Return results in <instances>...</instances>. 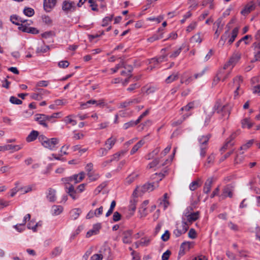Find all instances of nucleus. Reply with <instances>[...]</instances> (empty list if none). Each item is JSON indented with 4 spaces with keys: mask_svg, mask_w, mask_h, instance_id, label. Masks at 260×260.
Returning <instances> with one entry per match:
<instances>
[{
    "mask_svg": "<svg viewBox=\"0 0 260 260\" xmlns=\"http://www.w3.org/2000/svg\"><path fill=\"white\" fill-rule=\"evenodd\" d=\"M38 139L41 144L45 148L50 150L54 149L56 145L59 142V140L56 138L49 139L42 135L39 136Z\"/></svg>",
    "mask_w": 260,
    "mask_h": 260,
    "instance_id": "f257e3e1",
    "label": "nucleus"
},
{
    "mask_svg": "<svg viewBox=\"0 0 260 260\" xmlns=\"http://www.w3.org/2000/svg\"><path fill=\"white\" fill-rule=\"evenodd\" d=\"M210 139L209 135L206 136H202L198 138V141L200 144V156L204 157L206 153L208 142Z\"/></svg>",
    "mask_w": 260,
    "mask_h": 260,
    "instance_id": "f03ea898",
    "label": "nucleus"
},
{
    "mask_svg": "<svg viewBox=\"0 0 260 260\" xmlns=\"http://www.w3.org/2000/svg\"><path fill=\"white\" fill-rule=\"evenodd\" d=\"M199 212H184L182 216V219H184L189 224H191L193 221H196L199 218Z\"/></svg>",
    "mask_w": 260,
    "mask_h": 260,
    "instance_id": "7ed1b4c3",
    "label": "nucleus"
},
{
    "mask_svg": "<svg viewBox=\"0 0 260 260\" xmlns=\"http://www.w3.org/2000/svg\"><path fill=\"white\" fill-rule=\"evenodd\" d=\"M158 177L157 179L159 180L156 182H153L152 183H146L145 184L146 187V190L147 192H150L153 191L155 188L158 187V182L159 181H160L162 179V178L163 177V175L161 174H155L153 176V179H155V178Z\"/></svg>",
    "mask_w": 260,
    "mask_h": 260,
    "instance_id": "20e7f679",
    "label": "nucleus"
},
{
    "mask_svg": "<svg viewBox=\"0 0 260 260\" xmlns=\"http://www.w3.org/2000/svg\"><path fill=\"white\" fill-rule=\"evenodd\" d=\"M76 7L75 3L70 1H64L62 4V9L66 13L74 11Z\"/></svg>",
    "mask_w": 260,
    "mask_h": 260,
    "instance_id": "39448f33",
    "label": "nucleus"
},
{
    "mask_svg": "<svg viewBox=\"0 0 260 260\" xmlns=\"http://www.w3.org/2000/svg\"><path fill=\"white\" fill-rule=\"evenodd\" d=\"M234 191V188L231 185H228L225 186L221 194L219 196L220 200H223L226 197L232 198L233 197V192Z\"/></svg>",
    "mask_w": 260,
    "mask_h": 260,
    "instance_id": "423d86ee",
    "label": "nucleus"
},
{
    "mask_svg": "<svg viewBox=\"0 0 260 260\" xmlns=\"http://www.w3.org/2000/svg\"><path fill=\"white\" fill-rule=\"evenodd\" d=\"M56 0H44L43 8L46 12H50L55 7Z\"/></svg>",
    "mask_w": 260,
    "mask_h": 260,
    "instance_id": "0eeeda50",
    "label": "nucleus"
},
{
    "mask_svg": "<svg viewBox=\"0 0 260 260\" xmlns=\"http://www.w3.org/2000/svg\"><path fill=\"white\" fill-rule=\"evenodd\" d=\"M243 82V79L241 76H237L233 79V85L236 87V90L234 91V98H236L238 95V90L240 89V84Z\"/></svg>",
    "mask_w": 260,
    "mask_h": 260,
    "instance_id": "6e6552de",
    "label": "nucleus"
},
{
    "mask_svg": "<svg viewBox=\"0 0 260 260\" xmlns=\"http://www.w3.org/2000/svg\"><path fill=\"white\" fill-rule=\"evenodd\" d=\"M255 4L253 1H250L241 11V13L243 15H246L255 9Z\"/></svg>",
    "mask_w": 260,
    "mask_h": 260,
    "instance_id": "1a4fd4ad",
    "label": "nucleus"
},
{
    "mask_svg": "<svg viewBox=\"0 0 260 260\" xmlns=\"http://www.w3.org/2000/svg\"><path fill=\"white\" fill-rule=\"evenodd\" d=\"M158 206L159 207H162L164 210L169 206L170 203L168 201V197L167 193L164 194L162 199H159L158 200Z\"/></svg>",
    "mask_w": 260,
    "mask_h": 260,
    "instance_id": "9d476101",
    "label": "nucleus"
},
{
    "mask_svg": "<svg viewBox=\"0 0 260 260\" xmlns=\"http://www.w3.org/2000/svg\"><path fill=\"white\" fill-rule=\"evenodd\" d=\"M101 228V226L100 223H96L94 224L92 229L90 230L89 231L87 232L86 237L87 238H89L92 235L98 234Z\"/></svg>",
    "mask_w": 260,
    "mask_h": 260,
    "instance_id": "9b49d317",
    "label": "nucleus"
},
{
    "mask_svg": "<svg viewBox=\"0 0 260 260\" xmlns=\"http://www.w3.org/2000/svg\"><path fill=\"white\" fill-rule=\"evenodd\" d=\"M22 148V145H12L10 144L0 146V150L5 151L6 150H13L14 151H18Z\"/></svg>",
    "mask_w": 260,
    "mask_h": 260,
    "instance_id": "f8f14e48",
    "label": "nucleus"
},
{
    "mask_svg": "<svg viewBox=\"0 0 260 260\" xmlns=\"http://www.w3.org/2000/svg\"><path fill=\"white\" fill-rule=\"evenodd\" d=\"M148 203L149 202L148 200H145L141 205L139 210V212L140 214L141 217H145L147 215V206Z\"/></svg>",
    "mask_w": 260,
    "mask_h": 260,
    "instance_id": "ddd939ff",
    "label": "nucleus"
},
{
    "mask_svg": "<svg viewBox=\"0 0 260 260\" xmlns=\"http://www.w3.org/2000/svg\"><path fill=\"white\" fill-rule=\"evenodd\" d=\"M148 137V135L144 137V138L139 141L132 148L131 151V154H134L138 149L145 144V139Z\"/></svg>",
    "mask_w": 260,
    "mask_h": 260,
    "instance_id": "4468645a",
    "label": "nucleus"
},
{
    "mask_svg": "<svg viewBox=\"0 0 260 260\" xmlns=\"http://www.w3.org/2000/svg\"><path fill=\"white\" fill-rule=\"evenodd\" d=\"M139 177V174L136 172H133L129 175L125 179L124 183L126 185H129L132 183Z\"/></svg>",
    "mask_w": 260,
    "mask_h": 260,
    "instance_id": "2eb2a0df",
    "label": "nucleus"
},
{
    "mask_svg": "<svg viewBox=\"0 0 260 260\" xmlns=\"http://www.w3.org/2000/svg\"><path fill=\"white\" fill-rule=\"evenodd\" d=\"M47 198L49 202L55 201L56 199V190L51 188H49L47 193Z\"/></svg>",
    "mask_w": 260,
    "mask_h": 260,
    "instance_id": "dca6fc26",
    "label": "nucleus"
},
{
    "mask_svg": "<svg viewBox=\"0 0 260 260\" xmlns=\"http://www.w3.org/2000/svg\"><path fill=\"white\" fill-rule=\"evenodd\" d=\"M235 135L232 134L229 139H228L227 141L224 144V145L221 148L220 151H224L228 149H229L231 147H232L234 145V143L232 142V140L235 138Z\"/></svg>",
    "mask_w": 260,
    "mask_h": 260,
    "instance_id": "f3484780",
    "label": "nucleus"
},
{
    "mask_svg": "<svg viewBox=\"0 0 260 260\" xmlns=\"http://www.w3.org/2000/svg\"><path fill=\"white\" fill-rule=\"evenodd\" d=\"M85 173L81 172L78 174H75L71 176L72 181H74L75 184L81 182L85 177Z\"/></svg>",
    "mask_w": 260,
    "mask_h": 260,
    "instance_id": "a211bd4d",
    "label": "nucleus"
},
{
    "mask_svg": "<svg viewBox=\"0 0 260 260\" xmlns=\"http://www.w3.org/2000/svg\"><path fill=\"white\" fill-rule=\"evenodd\" d=\"M63 207L60 205H53L51 210V213L53 215L56 216L59 215L63 211Z\"/></svg>",
    "mask_w": 260,
    "mask_h": 260,
    "instance_id": "6ab92c4d",
    "label": "nucleus"
},
{
    "mask_svg": "<svg viewBox=\"0 0 260 260\" xmlns=\"http://www.w3.org/2000/svg\"><path fill=\"white\" fill-rule=\"evenodd\" d=\"M212 182V178H210L206 180L203 188V191L204 193L207 194L210 191Z\"/></svg>",
    "mask_w": 260,
    "mask_h": 260,
    "instance_id": "aec40b11",
    "label": "nucleus"
},
{
    "mask_svg": "<svg viewBox=\"0 0 260 260\" xmlns=\"http://www.w3.org/2000/svg\"><path fill=\"white\" fill-rule=\"evenodd\" d=\"M147 192L145 185L137 187L133 192V196L141 195L145 192Z\"/></svg>",
    "mask_w": 260,
    "mask_h": 260,
    "instance_id": "412c9836",
    "label": "nucleus"
},
{
    "mask_svg": "<svg viewBox=\"0 0 260 260\" xmlns=\"http://www.w3.org/2000/svg\"><path fill=\"white\" fill-rule=\"evenodd\" d=\"M254 38L256 42L253 44V46L255 50H260V29L256 32Z\"/></svg>",
    "mask_w": 260,
    "mask_h": 260,
    "instance_id": "4be33fe9",
    "label": "nucleus"
},
{
    "mask_svg": "<svg viewBox=\"0 0 260 260\" xmlns=\"http://www.w3.org/2000/svg\"><path fill=\"white\" fill-rule=\"evenodd\" d=\"M81 213V210L79 208L73 209L70 212L71 218L73 220L77 219Z\"/></svg>",
    "mask_w": 260,
    "mask_h": 260,
    "instance_id": "5701e85b",
    "label": "nucleus"
},
{
    "mask_svg": "<svg viewBox=\"0 0 260 260\" xmlns=\"http://www.w3.org/2000/svg\"><path fill=\"white\" fill-rule=\"evenodd\" d=\"M241 57V54L240 53H239V52H236V53H234L232 55V56L230 57L229 60L235 66V64L240 59Z\"/></svg>",
    "mask_w": 260,
    "mask_h": 260,
    "instance_id": "b1692460",
    "label": "nucleus"
},
{
    "mask_svg": "<svg viewBox=\"0 0 260 260\" xmlns=\"http://www.w3.org/2000/svg\"><path fill=\"white\" fill-rule=\"evenodd\" d=\"M190 247V243L189 242H183L180 248L179 252V255H183L184 254L186 250H189Z\"/></svg>",
    "mask_w": 260,
    "mask_h": 260,
    "instance_id": "393cba45",
    "label": "nucleus"
},
{
    "mask_svg": "<svg viewBox=\"0 0 260 260\" xmlns=\"http://www.w3.org/2000/svg\"><path fill=\"white\" fill-rule=\"evenodd\" d=\"M36 120L44 127H48V125L46 123V120L44 118V114H37L36 115Z\"/></svg>",
    "mask_w": 260,
    "mask_h": 260,
    "instance_id": "a878e982",
    "label": "nucleus"
},
{
    "mask_svg": "<svg viewBox=\"0 0 260 260\" xmlns=\"http://www.w3.org/2000/svg\"><path fill=\"white\" fill-rule=\"evenodd\" d=\"M39 136V133L36 131H32L27 137L26 141L30 142L35 140Z\"/></svg>",
    "mask_w": 260,
    "mask_h": 260,
    "instance_id": "bb28decb",
    "label": "nucleus"
},
{
    "mask_svg": "<svg viewBox=\"0 0 260 260\" xmlns=\"http://www.w3.org/2000/svg\"><path fill=\"white\" fill-rule=\"evenodd\" d=\"M132 233L131 231H126L123 233V242L124 243H129L131 242V237Z\"/></svg>",
    "mask_w": 260,
    "mask_h": 260,
    "instance_id": "cd10ccee",
    "label": "nucleus"
},
{
    "mask_svg": "<svg viewBox=\"0 0 260 260\" xmlns=\"http://www.w3.org/2000/svg\"><path fill=\"white\" fill-rule=\"evenodd\" d=\"M223 74V70H219L213 79V84L216 85L220 80H221V78Z\"/></svg>",
    "mask_w": 260,
    "mask_h": 260,
    "instance_id": "c85d7f7f",
    "label": "nucleus"
},
{
    "mask_svg": "<svg viewBox=\"0 0 260 260\" xmlns=\"http://www.w3.org/2000/svg\"><path fill=\"white\" fill-rule=\"evenodd\" d=\"M116 139L113 137L109 138L105 142V145L108 150H110L116 142Z\"/></svg>",
    "mask_w": 260,
    "mask_h": 260,
    "instance_id": "c756f323",
    "label": "nucleus"
},
{
    "mask_svg": "<svg viewBox=\"0 0 260 260\" xmlns=\"http://www.w3.org/2000/svg\"><path fill=\"white\" fill-rule=\"evenodd\" d=\"M241 124L242 127H247L249 129L253 126V123L250 121L249 118H245L242 120Z\"/></svg>",
    "mask_w": 260,
    "mask_h": 260,
    "instance_id": "7c9ffc66",
    "label": "nucleus"
},
{
    "mask_svg": "<svg viewBox=\"0 0 260 260\" xmlns=\"http://www.w3.org/2000/svg\"><path fill=\"white\" fill-rule=\"evenodd\" d=\"M73 115H69L64 118V121L66 124H71L74 126L77 124V121L73 119Z\"/></svg>",
    "mask_w": 260,
    "mask_h": 260,
    "instance_id": "2f4dec72",
    "label": "nucleus"
},
{
    "mask_svg": "<svg viewBox=\"0 0 260 260\" xmlns=\"http://www.w3.org/2000/svg\"><path fill=\"white\" fill-rule=\"evenodd\" d=\"M11 21L17 25H20V22H24L25 21L23 20L21 18H19L16 15H13L11 16L10 18Z\"/></svg>",
    "mask_w": 260,
    "mask_h": 260,
    "instance_id": "473e14b6",
    "label": "nucleus"
},
{
    "mask_svg": "<svg viewBox=\"0 0 260 260\" xmlns=\"http://www.w3.org/2000/svg\"><path fill=\"white\" fill-rule=\"evenodd\" d=\"M178 73H173L169 76L166 80L167 83H171L172 82L177 80L178 78Z\"/></svg>",
    "mask_w": 260,
    "mask_h": 260,
    "instance_id": "72a5a7b5",
    "label": "nucleus"
},
{
    "mask_svg": "<svg viewBox=\"0 0 260 260\" xmlns=\"http://www.w3.org/2000/svg\"><path fill=\"white\" fill-rule=\"evenodd\" d=\"M238 32V28H235L232 30V36L229 40V43L230 44H231L234 41V40H235L237 36Z\"/></svg>",
    "mask_w": 260,
    "mask_h": 260,
    "instance_id": "f704fd0d",
    "label": "nucleus"
},
{
    "mask_svg": "<svg viewBox=\"0 0 260 260\" xmlns=\"http://www.w3.org/2000/svg\"><path fill=\"white\" fill-rule=\"evenodd\" d=\"M190 41L194 43H201L202 41V39L201 37V34L200 32L196 34L191 37Z\"/></svg>",
    "mask_w": 260,
    "mask_h": 260,
    "instance_id": "c9c22d12",
    "label": "nucleus"
},
{
    "mask_svg": "<svg viewBox=\"0 0 260 260\" xmlns=\"http://www.w3.org/2000/svg\"><path fill=\"white\" fill-rule=\"evenodd\" d=\"M23 13L26 16L31 17L34 15L35 11L33 9L27 7L24 9Z\"/></svg>",
    "mask_w": 260,
    "mask_h": 260,
    "instance_id": "e433bc0d",
    "label": "nucleus"
},
{
    "mask_svg": "<svg viewBox=\"0 0 260 260\" xmlns=\"http://www.w3.org/2000/svg\"><path fill=\"white\" fill-rule=\"evenodd\" d=\"M72 149L74 151H79L80 155H82L87 150V148H81L80 146L79 145L73 146Z\"/></svg>",
    "mask_w": 260,
    "mask_h": 260,
    "instance_id": "4c0bfd02",
    "label": "nucleus"
},
{
    "mask_svg": "<svg viewBox=\"0 0 260 260\" xmlns=\"http://www.w3.org/2000/svg\"><path fill=\"white\" fill-rule=\"evenodd\" d=\"M201 184L199 183L198 181H194L192 182L189 185V189L192 190H195L197 189L199 186H200Z\"/></svg>",
    "mask_w": 260,
    "mask_h": 260,
    "instance_id": "58836bf2",
    "label": "nucleus"
},
{
    "mask_svg": "<svg viewBox=\"0 0 260 260\" xmlns=\"http://www.w3.org/2000/svg\"><path fill=\"white\" fill-rule=\"evenodd\" d=\"M49 49V46L44 45L41 47H38L36 50V52L38 53L46 52Z\"/></svg>",
    "mask_w": 260,
    "mask_h": 260,
    "instance_id": "ea45409f",
    "label": "nucleus"
},
{
    "mask_svg": "<svg viewBox=\"0 0 260 260\" xmlns=\"http://www.w3.org/2000/svg\"><path fill=\"white\" fill-rule=\"evenodd\" d=\"M182 50V47H180L175 50H174L172 53L170 54V57L171 58H175L176 57H177L180 53H181V51Z\"/></svg>",
    "mask_w": 260,
    "mask_h": 260,
    "instance_id": "a19ab883",
    "label": "nucleus"
},
{
    "mask_svg": "<svg viewBox=\"0 0 260 260\" xmlns=\"http://www.w3.org/2000/svg\"><path fill=\"white\" fill-rule=\"evenodd\" d=\"M159 151L160 149L159 148H155L154 150H153L147 156V159H150L151 158H152L153 157L158 154Z\"/></svg>",
    "mask_w": 260,
    "mask_h": 260,
    "instance_id": "79ce46f5",
    "label": "nucleus"
},
{
    "mask_svg": "<svg viewBox=\"0 0 260 260\" xmlns=\"http://www.w3.org/2000/svg\"><path fill=\"white\" fill-rule=\"evenodd\" d=\"M151 239L149 238H142L139 243L141 246H146L148 245L150 242Z\"/></svg>",
    "mask_w": 260,
    "mask_h": 260,
    "instance_id": "37998d69",
    "label": "nucleus"
},
{
    "mask_svg": "<svg viewBox=\"0 0 260 260\" xmlns=\"http://www.w3.org/2000/svg\"><path fill=\"white\" fill-rule=\"evenodd\" d=\"M87 176L91 181H95L99 178L98 174H95L93 172L87 173Z\"/></svg>",
    "mask_w": 260,
    "mask_h": 260,
    "instance_id": "c03bdc74",
    "label": "nucleus"
},
{
    "mask_svg": "<svg viewBox=\"0 0 260 260\" xmlns=\"http://www.w3.org/2000/svg\"><path fill=\"white\" fill-rule=\"evenodd\" d=\"M234 67V64H233V63H231L230 60H229L226 63L224 64L223 68L220 70H223V71L225 70H229V71L231 72V70Z\"/></svg>",
    "mask_w": 260,
    "mask_h": 260,
    "instance_id": "a18cd8bd",
    "label": "nucleus"
},
{
    "mask_svg": "<svg viewBox=\"0 0 260 260\" xmlns=\"http://www.w3.org/2000/svg\"><path fill=\"white\" fill-rule=\"evenodd\" d=\"M137 202V201L136 199L131 200L130 202L129 208V210L132 211L133 212H134L136 210Z\"/></svg>",
    "mask_w": 260,
    "mask_h": 260,
    "instance_id": "49530a36",
    "label": "nucleus"
},
{
    "mask_svg": "<svg viewBox=\"0 0 260 260\" xmlns=\"http://www.w3.org/2000/svg\"><path fill=\"white\" fill-rule=\"evenodd\" d=\"M10 102L13 104L20 105L22 104V101L20 100L13 96L10 97Z\"/></svg>",
    "mask_w": 260,
    "mask_h": 260,
    "instance_id": "de8ad7c7",
    "label": "nucleus"
},
{
    "mask_svg": "<svg viewBox=\"0 0 260 260\" xmlns=\"http://www.w3.org/2000/svg\"><path fill=\"white\" fill-rule=\"evenodd\" d=\"M194 107V102H190L189 103H188L186 106L182 107L181 108V110H185V111H189L190 110L193 109Z\"/></svg>",
    "mask_w": 260,
    "mask_h": 260,
    "instance_id": "09e8293b",
    "label": "nucleus"
},
{
    "mask_svg": "<svg viewBox=\"0 0 260 260\" xmlns=\"http://www.w3.org/2000/svg\"><path fill=\"white\" fill-rule=\"evenodd\" d=\"M137 125V124L136 123L135 121L132 120V121H130L128 122L124 123L123 125V128L124 129H127L131 127L134 126L135 125Z\"/></svg>",
    "mask_w": 260,
    "mask_h": 260,
    "instance_id": "8fccbe9b",
    "label": "nucleus"
},
{
    "mask_svg": "<svg viewBox=\"0 0 260 260\" xmlns=\"http://www.w3.org/2000/svg\"><path fill=\"white\" fill-rule=\"evenodd\" d=\"M42 20L44 23H45L47 25H51L52 23V20L51 18L46 15H44L42 16Z\"/></svg>",
    "mask_w": 260,
    "mask_h": 260,
    "instance_id": "3c124183",
    "label": "nucleus"
},
{
    "mask_svg": "<svg viewBox=\"0 0 260 260\" xmlns=\"http://www.w3.org/2000/svg\"><path fill=\"white\" fill-rule=\"evenodd\" d=\"M189 224L184 219H182V225L180 228L181 230L184 231V233L188 230L189 228Z\"/></svg>",
    "mask_w": 260,
    "mask_h": 260,
    "instance_id": "603ef678",
    "label": "nucleus"
},
{
    "mask_svg": "<svg viewBox=\"0 0 260 260\" xmlns=\"http://www.w3.org/2000/svg\"><path fill=\"white\" fill-rule=\"evenodd\" d=\"M222 18L221 17L219 18L215 22V24L217 25L218 29L219 30H221L222 29V27L223 26L224 24L222 22Z\"/></svg>",
    "mask_w": 260,
    "mask_h": 260,
    "instance_id": "864d4df0",
    "label": "nucleus"
},
{
    "mask_svg": "<svg viewBox=\"0 0 260 260\" xmlns=\"http://www.w3.org/2000/svg\"><path fill=\"white\" fill-rule=\"evenodd\" d=\"M122 67L125 69L126 68V66L124 65L123 61H121L119 64L116 66L115 68L111 69V70L113 71V73H116L118 70V69Z\"/></svg>",
    "mask_w": 260,
    "mask_h": 260,
    "instance_id": "5fc2aeb1",
    "label": "nucleus"
},
{
    "mask_svg": "<svg viewBox=\"0 0 260 260\" xmlns=\"http://www.w3.org/2000/svg\"><path fill=\"white\" fill-rule=\"evenodd\" d=\"M19 182H16L15 183V187L11 189V197H14L16 193L20 190L19 188L18 187Z\"/></svg>",
    "mask_w": 260,
    "mask_h": 260,
    "instance_id": "6e6d98bb",
    "label": "nucleus"
},
{
    "mask_svg": "<svg viewBox=\"0 0 260 260\" xmlns=\"http://www.w3.org/2000/svg\"><path fill=\"white\" fill-rule=\"evenodd\" d=\"M126 68L125 69H126L127 70V72L125 71H122L121 72V75H123V76H125V75H126V76H129V77H131V75H129V74L131 73V72H132V70H133V68L131 66H125Z\"/></svg>",
    "mask_w": 260,
    "mask_h": 260,
    "instance_id": "4d7b16f0",
    "label": "nucleus"
},
{
    "mask_svg": "<svg viewBox=\"0 0 260 260\" xmlns=\"http://www.w3.org/2000/svg\"><path fill=\"white\" fill-rule=\"evenodd\" d=\"M166 58V55H162L160 56H159L158 58H151V61H156V63H159L160 62H162Z\"/></svg>",
    "mask_w": 260,
    "mask_h": 260,
    "instance_id": "13d9d810",
    "label": "nucleus"
},
{
    "mask_svg": "<svg viewBox=\"0 0 260 260\" xmlns=\"http://www.w3.org/2000/svg\"><path fill=\"white\" fill-rule=\"evenodd\" d=\"M197 23L196 22H193L190 23L186 28V31L188 32H190L193 29H194L197 27Z\"/></svg>",
    "mask_w": 260,
    "mask_h": 260,
    "instance_id": "bf43d9fd",
    "label": "nucleus"
},
{
    "mask_svg": "<svg viewBox=\"0 0 260 260\" xmlns=\"http://www.w3.org/2000/svg\"><path fill=\"white\" fill-rule=\"evenodd\" d=\"M228 227L231 230H233L235 232H237L239 230L238 225L231 221H230L228 223Z\"/></svg>",
    "mask_w": 260,
    "mask_h": 260,
    "instance_id": "052dcab7",
    "label": "nucleus"
},
{
    "mask_svg": "<svg viewBox=\"0 0 260 260\" xmlns=\"http://www.w3.org/2000/svg\"><path fill=\"white\" fill-rule=\"evenodd\" d=\"M113 18V15H111L110 16L106 17L103 21V26H106L108 25L109 22H110Z\"/></svg>",
    "mask_w": 260,
    "mask_h": 260,
    "instance_id": "680f3d73",
    "label": "nucleus"
},
{
    "mask_svg": "<svg viewBox=\"0 0 260 260\" xmlns=\"http://www.w3.org/2000/svg\"><path fill=\"white\" fill-rule=\"evenodd\" d=\"M20 190L23 192L24 193H27L31 191L32 190V186L28 185L27 186L19 188Z\"/></svg>",
    "mask_w": 260,
    "mask_h": 260,
    "instance_id": "e2e57ef3",
    "label": "nucleus"
},
{
    "mask_svg": "<svg viewBox=\"0 0 260 260\" xmlns=\"http://www.w3.org/2000/svg\"><path fill=\"white\" fill-rule=\"evenodd\" d=\"M162 38V37L161 35L159 36H158L157 35H154L153 36L148 38L147 39V41L149 42L152 43V42H154V41H155L156 40H158L159 39H161Z\"/></svg>",
    "mask_w": 260,
    "mask_h": 260,
    "instance_id": "0e129e2a",
    "label": "nucleus"
},
{
    "mask_svg": "<svg viewBox=\"0 0 260 260\" xmlns=\"http://www.w3.org/2000/svg\"><path fill=\"white\" fill-rule=\"evenodd\" d=\"M62 251V248L59 247H56L52 252V254L54 256L59 255Z\"/></svg>",
    "mask_w": 260,
    "mask_h": 260,
    "instance_id": "69168bd1",
    "label": "nucleus"
},
{
    "mask_svg": "<svg viewBox=\"0 0 260 260\" xmlns=\"http://www.w3.org/2000/svg\"><path fill=\"white\" fill-rule=\"evenodd\" d=\"M103 256L102 254H95L91 257V260H102Z\"/></svg>",
    "mask_w": 260,
    "mask_h": 260,
    "instance_id": "338daca9",
    "label": "nucleus"
},
{
    "mask_svg": "<svg viewBox=\"0 0 260 260\" xmlns=\"http://www.w3.org/2000/svg\"><path fill=\"white\" fill-rule=\"evenodd\" d=\"M253 93L254 94H257L260 96V84L254 86L252 89Z\"/></svg>",
    "mask_w": 260,
    "mask_h": 260,
    "instance_id": "774afa93",
    "label": "nucleus"
}]
</instances>
